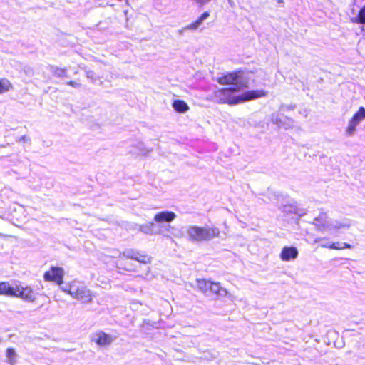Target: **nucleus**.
Segmentation results:
<instances>
[{
	"label": "nucleus",
	"instance_id": "obj_13",
	"mask_svg": "<svg viewBox=\"0 0 365 365\" xmlns=\"http://www.w3.org/2000/svg\"><path fill=\"white\" fill-rule=\"evenodd\" d=\"M298 251L295 247H284L280 253V258L282 261H289L297 257Z\"/></svg>",
	"mask_w": 365,
	"mask_h": 365
},
{
	"label": "nucleus",
	"instance_id": "obj_7",
	"mask_svg": "<svg viewBox=\"0 0 365 365\" xmlns=\"http://www.w3.org/2000/svg\"><path fill=\"white\" fill-rule=\"evenodd\" d=\"M69 292L71 295L76 299L83 302L89 303L93 300V294L85 286H78L76 287H71Z\"/></svg>",
	"mask_w": 365,
	"mask_h": 365
},
{
	"label": "nucleus",
	"instance_id": "obj_10",
	"mask_svg": "<svg viewBox=\"0 0 365 365\" xmlns=\"http://www.w3.org/2000/svg\"><path fill=\"white\" fill-rule=\"evenodd\" d=\"M363 119H365V108L361 106L350 119L349 125L346 128V134L348 135H353L356 127Z\"/></svg>",
	"mask_w": 365,
	"mask_h": 365
},
{
	"label": "nucleus",
	"instance_id": "obj_15",
	"mask_svg": "<svg viewBox=\"0 0 365 365\" xmlns=\"http://www.w3.org/2000/svg\"><path fill=\"white\" fill-rule=\"evenodd\" d=\"M173 107L178 113H185L189 110V106L182 100L177 99L173 102Z\"/></svg>",
	"mask_w": 365,
	"mask_h": 365
},
{
	"label": "nucleus",
	"instance_id": "obj_17",
	"mask_svg": "<svg viewBox=\"0 0 365 365\" xmlns=\"http://www.w3.org/2000/svg\"><path fill=\"white\" fill-rule=\"evenodd\" d=\"M355 24H365V5L363 6L358 12V14L351 19Z\"/></svg>",
	"mask_w": 365,
	"mask_h": 365
},
{
	"label": "nucleus",
	"instance_id": "obj_4",
	"mask_svg": "<svg viewBox=\"0 0 365 365\" xmlns=\"http://www.w3.org/2000/svg\"><path fill=\"white\" fill-rule=\"evenodd\" d=\"M6 296L18 297L27 302H34L36 299V294L30 286L11 285L9 283Z\"/></svg>",
	"mask_w": 365,
	"mask_h": 365
},
{
	"label": "nucleus",
	"instance_id": "obj_8",
	"mask_svg": "<svg viewBox=\"0 0 365 365\" xmlns=\"http://www.w3.org/2000/svg\"><path fill=\"white\" fill-rule=\"evenodd\" d=\"M64 271L60 267H51L50 269L43 274L45 282H53L58 285L63 283Z\"/></svg>",
	"mask_w": 365,
	"mask_h": 365
},
{
	"label": "nucleus",
	"instance_id": "obj_9",
	"mask_svg": "<svg viewBox=\"0 0 365 365\" xmlns=\"http://www.w3.org/2000/svg\"><path fill=\"white\" fill-rule=\"evenodd\" d=\"M114 339L115 336L99 330L93 334L91 341L100 347H108Z\"/></svg>",
	"mask_w": 365,
	"mask_h": 365
},
{
	"label": "nucleus",
	"instance_id": "obj_24",
	"mask_svg": "<svg viewBox=\"0 0 365 365\" xmlns=\"http://www.w3.org/2000/svg\"><path fill=\"white\" fill-rule=\"evenodd\" d=\"M2 147H3V145H0V148H2Z\"/></svg>",
	"mask_w": 365,
	"mask_h": 365
},
{
	"label": "nucleus",
	"instance_id": "obj_20",
	"mask_svg": "<svg viewBox=\"0 0 365 365\" xmlns=\"http://www.w3.org/2000/svg\"><path fill=\"white\" fill-rule=\"evenodd\" d=\"M6 356L10 361V362H14L16 357V351L14 349L11 347L7 348L6 350Z\"/></svg>",
	"mask_w": 365,
	"mask_h": 365
},
{
	"label": "nucleus",
	"instance_id": "obj_14",
	"mask_svg": "<svg viewBox=\"0 0 365 365\" xmlns=\"http://www.w3.org/2000/svg\"><path fill=\"white\" fill-rule=\"evenodd\" d=\"M210 16V13L208 11L203 12L195 21H192L191 24L187 26V29H197L202 24V21Z\"/></svg>",
	"mask_w": 365,
	"mask_h": 365
},
{
	"label": "nucleus",
	"instance_id": "obj_21",
	"mask_svg": "<svg viewBox=\"0 0 365 365\" xmlns=\"http://www.w3.org/2000/svg\"><path fill=\"white\" fill-rule=\"evenodd\" d=\"M53 73L56 77L63 78L66 76V69L56 67L53 69Z\"/></svg>",
	"mask_w": 365,
	"mask_h": 365
},
{
	"label": "nucleus",
	"instance_id": "obj_6",
	"mask_svg": "<svg viewBox=\"0 0 365 365\" xmlns=\"http://www.w3.org/2000/svg\"><path fill=\"white\" fill-rule=\"evenodd\" d=\"M128 250L123 251L118 257L115 266L120 272H130L137 270V266L132 262Z\"/></svg>",
	"mask_w": 365,
	"mask_h": 365
},
{
	"label": "nucleus",
	"instance_id": "obj_3",
	"mask_svg": "<svg viewBox=\"0 0 365 365\" xmlns=\"http://www.w3.org/2000/svg\"><path fill=\"white\" fill-rule=\"evenodd\" d=\"M187 232L188 240L192 242L209 241L218 237L220 235V230L215 226H190Z\"/></svg>",
	"mask_w": 365,
	"mask_h": 365
},
{
	"label": "nucleus",
	"instance_id": "obj_11",
	"mask_svg": "<svg viewBox=\"0 0 365 365\" xmlns=\"http://www.w3.org/2000/svg\"><path fill=\"white\" fill-rule=\"evenodd\" d=\"M131 259L141 264H149L153 261V257L145 251L136 249H128Z\"/></svg>",
	"mask_w": 365,
	"mask_h": 365
},
{
	"label": "nucleus",
	"instance_id": "obj_16",
	"mask_svg": "<svg viewBox=\"0 0 365 365\" xmlns=\"http://www.w3.org/2000/svg\"><path fill=\"white\" fill-rule=\"evenodd\" d=\"M13 88L12 83L7 78H0V94L9 91Z\"/></svg>",
	"mask_w": 365,
	"mask_h": 365
},
{
	"label": "nucleus",
	"instance_id": "obj_5",
	"mask_svg": "<svg viewBox=\"0 0 365 365\" xmlns=\"http://www.w3.org/2000/svg\"><path fill=\"white\" fill-rule=\"evenodd\" d=\"M243 71L238 69L231 72L223 73L220 76L217 77L216 81L222 86H239L240 89L247 87V83L242 81L243 78Z\"/></svg>",
	"mask_w": 365,
	"mask_h": 365
},
{
	"label": "nucleus",
	"instance_id": "obj_18",
	"mask_svg": "<svg viewBox=\"0 0 365 365\" xmlns=\"http://www.w3.org/2000/svg\"><path fill=\"white\" fill-rule=\"evenodd\" d=\"M322 247L332 250L350 249L351 247V246L348 243L340 244L339 242L331 243L330 245H324Z\"/></svg>",
	"mask_w": 365,
	"mask_h": 365
},
{
	"label": "nucleus",
	"instance_id": "obj_2",
	"mask_svg": "<svg viewBox=\"0 0 365 365\" xmlns=\"http://www.w3.org/2000/svg\"><path fill=\"white\" fill-rule=\"evenodd\" d=\"M196 287L204 295L212 297L215 299L225 297L228 293L227 290L221 286L220 283L205 279H196Z\"/></svg>",
	"mask_w": 365,
	"mask_h": 365
},
{
	"label": "nucleus",
	"instance_id": "obj_1",
	"mask_svg": "<svg viewBox=\"0 0 365 365\" xmlns=\"http://www.w3.org/2000/svg\"><path fill=\"white\" fill-rule=\"evenodd\" d=\"M240 90L239 86L221 88L215 91L213 96L220 103L236 105L240 103L262 98L267 95V92L262 89L247 91L240 95L235 94V93Z\"/></svg>",
	"mask_w": 365,
	"mask_h": 365
},
{
	"label": "nucleus",
	"instance_id": "obj_12",
	"mask_svg": "<svg viewBox=\"0 0 365 365\" xmlns=\"http://www.w3.org/2000/svg\"><path fill=\"white\" fill-rule=\"evenodd\" d=\"M176 215L171 211H163L155 215L153 220L157 223L170 222L175 220Z\"/></svg>",
	"mask_w": 365,
	"mask_h": 365
},
{
	"label": "nucleus",
	"instance_id": "obj_22",
	"mask_svg": "<svg viewBox=\"0 0 365 365\" xmlns=\"http://www.w3.org/2000/svg\"><path fill=\"white\" fill-rule=\"evenodd\" d=\"M8 282H0V295H6Z\"/></svg>",
	"mask_w": 365,
	"mask_h": 365
},
{
	"label": "nucleus",
	"instance_id": "obj_23",
	"mask_svg": "<svg viewBox=\"0 0 365 365\" xmlns=\"http://www.w3.org/2000/svg\"><path fill=\"white\" fill-rule=\"evenodd\" d=\"M66 84H68L73 88H80L81 86L80 83H78L77 81H68L66 83Z\"/></svg>",
	"mask_w": 365,
	"mask_h": 365
},
{
	"label": "nucleus",
	"instance_id": "obj_19",
	"mask_svg": "<svg viewBox=\"0 0 365 365\" xmlns=\"http://www.w3.org/2000/svg\"><path fill=\"white\" fill-rule=\"evenodd\" d=\"M326 219V216L324 215H322L320 216H319V217L316 218L315 220H316V223H315V225L317 226V229L319 230H322L324 228L327 227V225H328V222L324 220V222H322L320 223L319 222V220L320 219Z\"/></svg>",
	"mask_w": 365,
	"mask_h": 365
}]
</instances>
